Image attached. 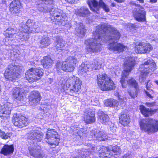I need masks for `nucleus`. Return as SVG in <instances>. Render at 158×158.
Listing matches in <instances>:
<instances>
[{"label": "nucleus", "instance_id": "1", "mask_svg": "<svg viewBox=\"0 0 158 158\" xmlns=\"http://www.w3.org/2000/svg\"><path fill=\"white\" fill-rule=\"evenodd\" d=\"M106 37L109 43L108 49L115 53L123 51L126 46L119 43L115 42L119 39L120 35L116 28L110 25L104 23L96 27L93 33V37L85 41L87 50L90 52H98L101 49V41L103 40L104 35H107Z\"/></svg>", "mask_w": 158, "mask_h": 158}, {"label": "nucleus", "instance_id": "2", "mask_svg": "<svg viewBox=\"0 0 158 158\" xmlns=\"http://www.w3.org/2000/svg\"><path fill=\"white\" fill-rule=\"evenodd\" d=\"M135 64V61L134 58L132 57H127L124 62V70L122 72L120 82L123 88H126L127 85L131 87L138 88V84L136 81L133 78H131L127 81L125 79L129 75V73Z\"/></svg>", "mask_w": 158, "mask_h": 158}, {"label": "nucleus", "instance_id": "3", "mask_svg": "<svg viewBox=\"0 0 158 158\" xmlns=\"http://www.w3.org/2000/svg\"><path fill=\"white\" fill-rule=\"evenodd\" d=\"M49 12L50 18L52 20H55L56 24L59 26H64L67 23L66 15L61 10L53 8Z\"/></svg>", "mask_w": 158, "mask_h": 158}, {"label": "nucleus", "instance_id": "4", "mask_svg": "<svg viewBox=\"0 0 158 158\" xmlns=\"http://www.w3.org/2000/svg\"><path fill=\"white\" fill-rule=\"evenodd\" d=\"M97 82L98 86L102 90L113 89L115 88L113 81L105 74L98 75Z\"/></svg>", "mask_w": 158, "mask_h": 158}, {"label": "nucleus", "instance_id": "5", "mask_svg": "<svg viewBox=\"0 0 158 158\" xmlns=\"http://www.w3.org/2000/svg\"><path fill=\"white\" fill-rule=\"evenodd\" d=\"M156 66V64L152 59L149 60L145 61L143 64H141L139 69L141 73L139 78L140 81H144L146 79L147 75L152 70H155Z\"/></svg>", "mask_w": 158, "mask_h": 158}, {"label": "nucleus", "instance_id": "6", "mask_svg": "<svg viewBox=\"0 0 158 158\" xmlns=\"http://www.w3.org/2000/svg\"><path fill=\"white\" fill-rule=\"evenodd\" d=\"M60 135L54 129H48L45 137V142L49 146L53 148L58 146L60 141Z\"/></svg>", "mask_w": 158, "mask_h": 158}, {"label": "nucleus", "instance_id": "7", "mask_svg": "<svg viewBox=\"0 0 158 158\" xmlns=\"http://www.w3.org/2000/svg\"><path fill=\"white\" fill-rule=\"evenodd\" d=\"M21 69V67L15 64H10L5 71V77L11 81L15 80L19 77V74Z\"/></svg>", "mask_w": 158, "mask_h": 158}, {"label": "nucleus", "instance_id": "8", "mask_svg": "<svg viewBox=\"0 0 158 158\" xmlns=\"http://www.w3.org/2000/svg\"><path fill=\"white\" fill-rule=\"evenodd\" d=\"M82 82L79 78L72 75L66 81V86L69 89L70 93L77 92L81 87Z\"/></svg>", "mask_w": 158, "mask_h": 158}, {"label": "nucleus", "instance_id": "9", "mask_svg": "<svg viewBox=\"0 0 158 158\" xmlns=\"http://www.w3.org/2000/svg\"><path fill=\"white\" fill-rule=\"evenodd\" d=\"M43 69L40 68H32L26 73L25 77L29 82L31 83L36 82L40 79L43 75Z\"/></svg>", "mask_w": 158, "mask_h": 158}, {"label": "nucleus", "instance_id": "10", "mask_svg": "<svg viewBox=\"0 0 158 158\" xmlns=\"http://www.w3.org/2000/svg\"><path fill=\"white\" fill-rule=\"evenodd\" d=\"M76 54L74 56L68 57L65 61L62 63V70L66 72H72L73 71L77 63Z\"/></svg>", "mask_w": 158, "mask_h": 158}, {"label": "nucleus", "instance_id": "11", "mask_svg": "<svg viewBox=\"0 0 158 158\" xmlns=\"http://www.w3.org/2000/svg\"><path fill=\"white\" fill-rule=\"evenodd\" d=\"M87 3L90 9L94 12L98 13L100 7H101L107 12L110 11V10L107 5L103 2L102 0L99 1V4L95 0H90L87 2Z\"/></svg>", "mask_w": 158, "mask_h": 158}, {"label": "nucleus", "instance_id": "12", "mask_svg": "<svg viewBox=\"0 0 158 158\" xmlns=\"http://www.w3.org/2000/svg\"><path fill=\"white\" fill-rule=\"evenodd\" d=\"M138 8L133 11V14L135 19L138 22H144L146 20V11L144 8L139 4Z\"/></svg>", "mask_w": 158, "mask_h": 158}, {"label": "nucleus", "instance_id": "13", "mask_svg": "<svg viewBox=\"0 0 158 158\" xmlns=\"http://www.w3.org/2000/svg\"><path fill=\"white\" fill-rule=\"evenodd\" d=\"M12 121L15 126L19 128H22L27 125V119L20 114L14 115Z\"/></svg>", "mask_w": 158, "mask_h": 158}, {"label": "nucleus", "instance_id": "14", "mask_svg": "<svg viewBox=\"0 0 158 158\" xmlns=\"http://www.w3.org/2000/svg\"><path fill=\"white\" fill-rule=\"evenodd\" d=\"M40 23L38 21L28 19L27 21L26 24L22 23L20 25L21 27L25 28L29 32H36L38 31L36 29L39 27Z\"/></svg>", "mask_w": 158, "mask_h": 158}, {"label": "nucleus", "instance_id": "15", "mask_svg": "<svg viewBox=\"0 0 158 158\" xmlns=\"http://www.w3.org/2000/svg\"><path fill=\"white\" fill-rule=\"evenodd\" d=\"M141 128H158V120L149 118L145 120L142 119L140 121Z\"/></svg>", "mask_w": 158, "mask_h": 158}, {"label": "nucleus", "instance_id": "16", "mask_svg": "<svg viewBox=\"0 0 158 158\" xmlns=\"http://www.w3.org/2000/svg\"><path fill=\"white\" fill-rule=\"evenodd\" d=\"M152 49V48L149 44L140 42L136 45L135 50L136 53L141 54L148 53Z\"/></svg>", "mask_w": 158, "mask_h": 158}, {"label": "nucleus", "instance_id": "17", "mask_svg": "<svg viewBox=\"0 0 158 158\" xmlns=\"http://www.w3.org/2000/svg\"><path fill=\"white\" fill-rule=\"evenodd\" d=\"M26 91H28L27 90H25L23 88L15 87L12 90L13 97L17 101H22L25 98Z\"/></svg>", "mask_w": 158, "mask_h": 158}, {"label": "nucleus", "instance_id": "18", "mask_svg": "<svg viewBox=\"0 0 158 158\" xmlns=\"http://www.w3.org/2000/svg\"><path fill=\"white\" fill-rule=\"evenodd\" d=\"M30 155L35 158H43L44 154L40 147L38 146H30L28 148Z\"/></svg>", "mask_w": 158, "mask_h": 158}, {"label": "nucleus", "instance_id": "19", "mask_svg": "<svg viewBox=\"0 0 158 158\" xmlns=\"http://www.w3.org/2000/svg\"><path fill=\"white\" fill-rule=\"evenodd\" d=\"M12 105L9 103L5 104L3 107L0 110V116L3 119H5L10 117Z\"/></svg>", "mask_w": 158, "mask_h": 158}, {"label": "nucleus", "instance_id": "20", "mask_svg": "<svg viewBox=\"0 0 158 158\" xmlns=\"http://www.w3.org/2000/svg\"><path fill=\"white\" fill-rule=\"evenodd\" d=\"M41 98L39 91H33L30 93L29 96V103L31 105H35L40 101Z\"/></svg>", "mask_w": 158, "mask_h": 158}, {"label": "nucleus", "instance_id": "21", "mask_svg": "<svg viewBox=\"0 0 158 158\" xmlns=\"http://www.w3.org/2000/svg\"><path fill=\"white\" fill-rule=\"evenodd\" d=\"M22 8L21 3L18 0L13 1L10 4V10L12 14L16 15L19 13Z\"/></svg>", "mask_w": 158, "mask_h": 158}, {"label": "nucleus", "instance_id": "22", "mask_svg": "<svg viewBox=\"0 0 158 158\" xmlns=\"http://www.w3.org/2000/svg\"><path fill=\"white\" fill-rule=\"evenodd\" d=\"M14 150V146L13 144L10 145L6 144L2 148L0 153L4 156H9L13 154Z\"/></svg>", "mask_w": 158, "mask_h": 158}, {"label": "nucleus", "instance_id": "23", "mask_svg": "<svg viewBox=\"0 0 158 158\" xmlns=\"http://www.w3.org/2000/svg\"><path fill=\"white\" fill-rule=\"evenodd\" d=\"M113 155L109 147H104L98 153L99 158H113Z\"/></svg>", "mask_w": 158, "mask_h": 158}, {"label": "nucleus", "instance_id": "24", "mask_svg": "<svg viewBox=\"0 0 158 158\" xmlns=\"http://www.w3.org/2000/svg\"><path fill=\"white\" fill-rule=\"evenodd\" d=\"M95 114L94 111L89 109L86 111L84 117V121L87 123H91L95 122Z\"/></svg>", "mask_w": 158, "mask_h": 158}, {"label": "nucleus", "instance_id": "25", "mask_svg": "<svg viewBox=\"0 0 158 158\" xmlns=\"http://www.w3.org/2000/svg\"><path fill=\"white\" fill-rule=\"evenodd\" d=\"M139 110L141 113L145 117H148L154 114L157 111V109H152L146 108L143 105H140Z\"/></svg>", "mask_w": 158, "mask_h": 158}, {"label": "nucleus", "instance_id": "26", "mask_svg": "<svg viewBox=\"0 0 158 158\" xmlns=\"http://www.w3.org/2000/svg\"><path fill=\"white\" fill-rule=\"evenodd\" d=\"M19 30L18 36L19 39L22 41H26L28 39L29 37V34L32 32H29L25 28L21 27Z\"/></svg>", "mask_w": 158, "mask_h": 158}, {"label": "nucleus", "instance_id": "27", "mask_svg": "<svg viewBox=\"0 0 158 158\" xmlns=\"http://www.w3.org/2000/svg\"><path fill=\"white\" fill-rule=\"evenodd\" d=\"M36 2L37 4L39 6L38 9L41 12L45 11L44 8L43 7L44 4L51 5L53 3V0H37Z\"/></svg>", "mask_w": 158, "mask_h": 158}, {"label": "nucleus", "instance_id": "28", "mask_svg": "<svg viewBox=\"0 0 158 158\" xmlns=\"http://www.w3.org/2000/svg\"><path fill=\"white\" fill-rule=\"evenodd\" d=\"M76 27L75 30L78 34L77 35L81 37H82L85 34V30L83 24L81 23H76Z\"/></svg>", "mask_w": 158, "mask_h": 158}, {"label": "nucleus", "instance_id": "29", "mask_svg": "<svg viewBox=\"0 0 158 158\" xmlns=\"http://www.w3.org/2000/svg\"><path fill=\"white\" fill-rule=\"evenodd\" d=\"M56 42V49L58 52H60L64 50L65 45L64 40L61 37H57Z\"/></svg>", "mask_w": 158, "mask_h": 158}, {"label": "nucleus", "instance_id": "30", "mask_svg": "<svg viewBox=\"0 0 158 158\" xmlns=\"http://www.w3.org/2000/svg\"><path fill=\"white\" fill-rule=\"evenodd\" d=\"M41 63L44 68L47 69L51 67L53 64L52 60L48 56L44 57L43 59L41 60Z\"/></svg>", "mask_w": 158, "mask_h": 158}, {"label": "nucleus", "instance_id": "31", "mask_svg": "<svg viewBox=\"0 0 158 158\" xmlns=\"http://www.w3.org/2000/svg\"><path fill=\"white\" fill-rule=\"evenodd\" d=\"M90 12L88 9L85 7H82L77 9L75 13L76 15L80 16L86 17L89 14Z\"/></svg>", "mask_w": 158, "mask_h": 158}, {"label": "nucleus", "instance_id": "32", "mask_svg": "<svg viewBox=\"0 0 158 158\" xmlns=\"http://www.w3.org/2000/svg\"><path fill=\"white\" fill-rule=\"evenodd\" d=\"M109 148L111 150V152L113 153V158L116 157V156L120 155L122 152L121 149L117 145L110 146Z\"/></svg>", "mask_w": 158, "mask_h": 158}, {"label": "nucleus", "instance_id": "33", "mask_svg": "<svg viewBox=\"0 0 158 158\" xmlns=\"http://www.w3.org/2000/svg\"><path fill=\"white\" fill-rule=\"evenodd\" d=\"M40 46L41 48H46L51 43L50 38L48 36H44L40 41Z\"/></svg>", "mask_w": 158, "mask_h": 158}, {"label": "nucleus", "instance_id": "34", "mask_svg": "<svg viewBox=\"0 0 158 158\" xmlns=\"http://www.w3.org/2000/svg\"><path fill=\"white\" fill-rule=\"evenodd\" d=\"M120 123L124 127L128 125L130 122L129 117L127 114L122 115L119 118Z\"/></svg>", "mask_w": 158, "mask_h": 158}, {"label": "nucleus", "instance_id": "35", "mask_svg": "<svg viewBox=\"0 0 158 158\" xmlns=\"http://www.w3.org/2000/svg\"><path fill=\"white\" fill-rule=\"evenodd\" d=\"M90 69L89 64L83 63L79 67L78 71L80 73L83 74L89 71Z\"/></svg>", "mask_w": 158, "mask_h": 158}, {"label": "nucleus", "instance_id": "36", "mask_svg": "<svg viewBox=\"0 0 158 158\" xmlns=\"http://www.w3.org/2000/svg\"><path fill=\"white\" fill-rule=\"evenodd\" d=\"M98 120L102 124L106 123L109 120L108 115L103 112H101L98 113Z\"/></svg>", "mask_w": 158, "mask_h": 158}, {"label": "nucleus", "instance_id": "37", "mask_svg": "<svg viewBox=\"0 0 158 158\" xmlns=\"http://www.w3.org/2000/svg\"><path fill=\"white\" fill-rule=\"evenodd\" d=\"M4 35L6 37L5 39L6 41H8L9 42L11 41L16 37L17 35L15 33H11L10 32H6L4 33Z\"/></svg>", "mask_w": 158, "mask_h": 158}, {"label": "nucleus", "instance_id": "38", "mask_svg": "<svg viewBox=\"0 0 158 158\" xmlns=\"http://www.w3.org/2000/svg\"><path fill=\"white\" fill-rule=\"evenodd\" d=\"M102 63L97 61L96 60H94L91 63L88 64H89L90 69V70H96L98 69L101 67Z\"/></svg>", "mask_w": 158, "mask_h": 158}, {"label": "nucleus", "instance_id": "39", "mask_svg": "<svg viewBox=\"0 0 158 158\" xmlns=\"http://www.w3.org/2000/svg\"><path fill=\"white\" fill-rule=\"evenodd\" d=\"M104 103L106 106L111 107L116 106L118 102L114 99H110L105 100Z\"/></svg>", "mask_w": 158, "mask_h": 158}, {"label": "nucleus", "instance_id": "40", "mask_svg": "<svg viewBox=\"0 0 158 158\" xmlns=\"http://www.w3.org/2000/svg\"><path fill=\"white\" fill-rule=\"evenodd\" d=\"M138 88L131 87L128 89L129 94L132 98H135L137 95V90Z\"/></svg>", "mask_w": 158, "mask_h": 158}, {"label": "nucleus", "instance_id": "41", "mask_svg": "<svg viewBox=\"0 0 158 158\" xmlns=\"http://www.w3.org/2000/svg\"><path fill=\"white\" fill-rule=\"evenodd\" d=\"M33 136H31L30 138L31 140H34L38 142L41 141L42 139V136L40 134L37 133H36L33 134Z\"/></svg>", "mask_w": 158, "mask_h": 158}, {"label": "nucleus", "instance_id": "42", "mask_svg": "<svg viewBox=\"0 0 158 158\" xmlns=\"http://www.w3.org/2000/svg\"><path fill=\"white\" fill-rule=\"evenodd\" d=\"M127 27L131 30H135L137 28V26L133 24H130L127 25Z\"/></svg>", "mask_w": 158, "mask_h": 158}, {"label": "nucleus", "instance_id": "43", "mask_svg": "<svg viewBox=\"0 0 158 158\" xmlns=\"http://www.w3.org/2000/svg\"><path fill=\"white\" fill-rule=\"evenodd\" d=\"M62 63L60 62H58L56 65V68L57 70L59 71L60 69H62Z\"/></svg>", "mask_w": 158, "mask_h": 158}, {"label": "nucleus", "instance_id": "44", "mask_svg": "<svg viewBox=\"0 0 158 158\" xmlns=\"http://www.w3.org/2000/svg\"><path fill=\"white\" fill-rule=\"evenodd\" d=\"M77 134L80 138H81L82 136L86 137L87 136L86 133H84L81 131H79Z\"/></svg>", "mask_w": 158, "mask_h": 158}, {"label": "nucleus", "instance_id": "45", "mask_svg": "<svg viewBox=\"0 0 158 158\" xmlns=\"http://www.w3.org/2000/svg\"><path fill=\"white\" fill-rule=\"evenodd\" d=\"M6 31H7L12 33L15 32V30L11 28H8L6 29Z\"/></svg>", "mask_w": 158, "mask_h": 158}, {"label": "nucleus", "instance_id": "46", "mask_svg": "<svg viewBox=\"0 0 158 158\" xmlns=\"http://www.w3.org/2000/svg\"><path fill=\"white\" fill-rule=\"evenodd\" d=\"M146 88L148 90L151 89V88L152 87V85L150 83H149L148 82L146 84Z\"/></svg>", "mask_w": 158, "mask_h": 158}, {"label": "nucleus", "instance_id": "47", "mask_svg": "<svg viewBox=\"0 0 158 158\" xmlns=\"http://www.w3.org/2000/svg\"><path fill=\"white\" fill-rule=\"evenodd\" d=\"M79 0H65L66 1L69 3L73 4L75 2H77Z\"/></svg>", "mask_w": 158, "mask_h": 158}, {"label": "nucleus", "instance_id": "48", "mask_svg": "<svg viewBox=\"0 0 158 158\" xmlns=\"http://www.w3.org/2000/svg\"><path fill=\"white\" fill-rule=\"evenodd\" d=\"M154 104L153 103L146 102V105L150 107L153 106Z\"/></svg>", "mask_w": 158, "mask_h": 158}, {"label": "nucleus", "instance_id": "49", "mask_svg": "<svg viewBox=\"0 0 158 158\" xmlns=\"http://www.w3.org/2000/svg\"><path fill=\"white\" fill-rule=\"evenodd\" d=\"M146 94V95L149 98H152V96L149 93L147 92V91H145Z\"/></svg>", "mask_w": 158, "mask_h": 158}, {"label": "nucleus", "instance_id": "50", "mask_svg": "<svg viewBox=\"0 0 158 158\" xmlns=\"http://www.w3.org/2000/svg\"><path fill=\"white\" fill-rule=\"evenodd\" d=\"M114 1L118 3H122L125 1V0H114Z\"/></svg>", "mask_w": 158, "mask_h": 158}, {"label": "nucleus", "instance_id": "51", "mask_svg": "<svg viewBox=\"0 0 158 158\" xmlns=\"http://www.w3.org/2000/svg\"><path fill=\"white\" fill-rule=\"evenodd\" d=\"M157 0H150V2L151 3H156L157 2Z\"/></svg>", "mask_w": 158, "mask_h": 158}, {"label": "nucleus", "instance_id": "52", "mask_svg": "<svg viewBox=\"0 0 158 158\" xmlns=\"http://www.w3.org/2000/svg\"><path fill=\"white\" fill-rule=\"evenodd\" d=\"M111 6L113 7H114L116 6V4L114 2H112L111 3Z\"/></svg>", "mask_w": 158, "mask_h": 158}, {"label": "nucleus", "instance_id": "53", "mask_svg": "<svg viewBox=\"0 0 158 158\" xmlns=\"http://www.w3.org/2000/svg\"><path fill=\"white\" fill-rule=\"evenodd\" d=\"M86 156L84 155H82L81 156V157L82 158H86Z\"/></svg>", "mask_w": 158, "mask_h": 158}, {"label": "nucleus", "instance_id": "54", "mask_svg": "<svg viewBox=\"0 0 158 158\" xmlns=\"http://www.w3.org/2000/svg\"><path fill=\"white\" fill-rule=\"evenodd\" d=\"M152 129H147V131H150ZM156 129V131H157V130H158V129Z\"/></svg>", "mask_w": 158, "mask_h": 158}, {"label": "nucleus", "instance_id": "55", "mask_svg": "<svg viewBox=\"0 0 158 158\" xmlns=\"http://www.w3.org/2000/svg\"><path fill=\"white\" fill-rule=\"evenodd\" d=\"M96 137L97 138V137H98V138H100V137H102V136H101V135H100V136H97V135L96 136Z\"/></svg>", "mask_w": 158, "mask_h": 158}, {"label": "nucleus", "instance_id": "56", "mask_svg": "<svg viewBox=\"0 0 158 158\" xmlns=\"http://www.w3.org/2000/svg\"><path fill=\"white\" fill-rule=\"evenodd\" d=\"M155 83L158 85V81H155Z\"/></svg>", "mask_w": 158, "mask_h": 158}, {"label": "nucleus", "instance_id": "57", "mask_svg": "<svg viewBox=\"0 0 158 158\" xmlns=\"http://www.w3.org/2000/svg\"><path fill=\"white\" fill-rule=\"evenodd\" d=\"M2 60L0 59V65L2 64Z\"/></svg>", "mask_w": 158, "mask_h": 158}, {"label": "nucleus", "instance_id": "58", "mask_svg": "<svg viewBox=\"0 0 158 158\" xmlns=\"http://www.w3.org/2000/svg\"><path fill=\"white\" fill-rule=\"evenodd\" d=\"M26 1L27 2H29V0H26Z\"/></svg>", "mask_w": 158, "mask_h": 158}, {"label": "nucleus", "instance_id": "59", "mask_svg": "<svg viewBox=\"0 0 158 158\" xmlns=\"http://www.w3.org/2000/svg\"><path fill=\"white\" fill-rule=\"evenodd\" d=\"M1 92V86H0V93Z\"/></svg>", "mask_w": 158, "mask_h": 158}, {"label": "nucleus", "instance_id": "60", "mask_svg": "<svg viewBox=\"0 0 158 158\" xmlns=\"http://www.w3.org/2000/svg\"><path fill=\"white\" fill-rule=\"evenodd\" d=\"M96 134H94V136H96Z\"/></svg>", "mask_w": 158, "mask_h": 158}, {"label": "nucleus", "instance_id": "61", "mask_svg": "<svg viewBox=\"0 0 158 158\" xmlns=\"http://www.w3.org/2000/svg\"><path fill=\"white\" fill-rule=\"evenodd\" d=\"M81 55H80V56L79 57H81Z\"/></svg>", "mask_w": 158, "mask_h": 158}, {"label": "nucleus", "instance_id": "62", "mask_svg": "<svg viewBox=\"0 0 158 158\" xmlns=\"http://www.w3.org/2000/svg\"><path fill=\"white\" fill-rule=\"evenodd\" d=\"M115 73H116V72H114Z\"/></svg>", "mask_w": 158, "mask_h": 158}, {"label": "nucleus", "instance_id": "63", "mask_svg": "<svg viewBox=\"0 0 158 158\" xmlns=\"http://www.w3.org/2000/svg\"><path fill=\"white\" fill-rule=\"evenodd\" d=\"M144 129L145 130H146V129Z\"/></svg>", "mask_w": 158, "mask_h": 158}]
</instances>
